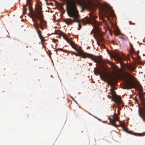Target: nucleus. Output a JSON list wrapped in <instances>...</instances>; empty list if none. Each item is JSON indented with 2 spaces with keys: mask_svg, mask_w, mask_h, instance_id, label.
Instances as JSON below:
<instances>
[{
  "mask_svg": "<svg viewBox=\"0 0 145 145\" xmlns=\"http://www.w3.org/2000/svg\"><path fill=\"white\" fill-rule=\"evenodd\" d=\"M78 0H68L66 4V8L68 16L73 18L72 20L71 18L64 19L63 21L67 25H71L75 21L78 22V19L80 17L79 12L77 8V5H80L82 7H85V4L84 3L80 4L78 2Z\"/></svg>",
  "mask_w": 145,
  "mask_h": 145,
  "instance_id": "1",
  "label": "nucleus"
},
{
  "mask_svg": "<svg viewBox=\"0 0 145 145\" xmlns=\"http://www.w3.org/2000/svg\"><path fill=\"white\" fill-rule=\"evenodd\" d=\"M95 17L92 15H90L89 18H85L82 20V24L85 25L86 24H92L93 25L94 28L91 31L90 34L91 35L92 31L94 30L95 32H99L100 31L99 26L101 25L100 22H98L95 20Z\"/></svg>",
  "mask_w": 145,
  "mask_h": 145,
  "instance_id": "2",
  "label": "nucleus"
},
{
  "mask_svg": "<svg viewBox=\"0 0 145 145\" xmlns=\"http://www.w3.org/2000/svg\"><path fill=\"white\" fill-rule=\"evenodd\" d=\"M41 16L39 18V20L40 21V24H39L38 23L33 22V26L35 28L37 33H38L39 38L42 42H44L45 40L43 39V37L42 35L41 31L40 30L39 28L42 30H43L44 26L45 28L46 27L47 24L46 22L44 20L43 18V15L41 14Z\"/></svg>",
  "mask_w": 145,
  "mask_h": 145,
  "instance_id": "3",
  "label": "nucleus"
},
{
  "mask_svg": "<svg viewBox=\"0 0 145 145\" xmlns=\"http://www.w3.org/2000/svg\"><path fill=\"white\" fill-rule=\"evenodd\" d=\"M99 10L103 15L106 17V15L108 16L114 13L112 9L108 5H102L99 8Z\"/></svg>",
  "mask_w": 145,
  "mask_h": 145,
  "instance_id": "4",
  "label": "nucleus"
},
{
  "mask_svg": "<svg viewBox=\"0 0 145 145\" xmlns=\"http://www.w3.org/2000/svg\"><path fill=\"white\" fill-rule=\"evenodd\" d=\"M78 56H80L83 57L84 58H86L88 57L91 59L92 60L94 61L95 62L97 63L98 61V58L97 57L95 56L94 57H93V55L90 54H88L84 52L83 51H79V54Z\"/></svg>",
  "mask_w": 145,
  "mask_h": 145,
  "instance_id": "5",
  "label": "nucleus"
},
{
  "mask_svg": "<svg viewBox=\"0 0 145 145\" xmlns=\"http://www.w3.org/2000/svg\"><path fill=\"white\" fill-rule=\"evenodd\" d=\"M110 90L112 94V97L113 101L118 105H119L121 103V100L120 96L117 95L115 92L112 89H111Z\"/></svg>",
  "mask_w": 145,
  "mask_h": 145,
  "instance_id": "6",
  "label": "nucleus"
},
{
  "mask_svg": "<svg viewBox=\"0 0 145 145\" xmlns=\"http://www.w3.org/2000/svg\"><path fill=\"white\" fill-rule=\"evenodd\" d=\"M108 63L110 64L111 66V69L112 71L113 74L116 76H118L120 71L118 67L114 63L109 61H108Z\"/></svg>",
  "mask_w": 145,
  "mask_h": 145,
  "instance_id": "7",
  "label": "nucleus"
},
{
  "mask_svg": "<svg viewBox=\"0 0 145 145\" xmlns=\"http://www.w3.org/2000/svg\"><path fill=\"white\" fill-rule=\"evenodd\" d=\"M126 88L127 89H131L135 88V83L131 81H128L125 85Z\"/></svg>",
  "mask_w": 145,
  "mask_h": 145,
  "instance_id": "8",
  "label": "nucleus"
},
{
  "mask_svg": "<svg viewBox=\"0 0 145 145\" xmlns=\"http://www.w3.org/2000/svg\"><path fill=\"white\" fill-rule=\"evenodd\" d=\"M119 119V117L117 115H114L113 116V119L110 120V122L113 126L115 127L116 125L115 122L118 121Z\"/></svg>",
  "mask_w": 145,
  "mask_h": 145,
  "instance_id": "9",
  "label": "nucleus"
},
{
  "mask_svg": "<svg viewBox=\"0 0 145 145\" xmlns=\"http://www.w3.org/2000/svg\"><path fill=\"white\" fill-rule=\"evenodd\" d=\"M113 56L120 62L122 61L123 59V57L120 56L117 53H115L113 55Z\"/></svg>",
  "mask_w": 145,
  "mask_h": 145,
  "instance_id": "10",
  "label": "nucleus"
},
{
  "mask_svg": "<svg viewBox=\"0 0 145 145\" xmlns=\"http://www.w3.org/2000/svg\"><path fill=\"white\" fill-rule=\"evenodd\" d=\"M69 43L70 45L71 46L72 48L75 49L76 51H78V48L76 47V44L74 42L72 41H70Z\"/></svg>",
  "mask_w": 145,
  "mask_h": 145,
  "instance_id": "11",
  "label": "nucleus"
},
{
  "mask_svg": "<svg viewBox=\"0 0 145 145\" xmlns=\"http://www.w3.org/2000/svg\"><path fill=\"white\" fill-rule=\"evenodd\" d=\"M42 8L40 6L38 5L37 8V13L38 15L40 16H41V14L43 15L42 14Z\"/></svg>",
  "mask_w": 145,
  "mask_h": 145,
  "instance_id": "12",
  "label": "nucleus"
},
{
  "mask_svg": "<svg viewBox=\"0 0 145 145\" xmlns=\"http://www.w3.org/2000/svg\"><path fill=\"white\" fill-rule=\"evenodd\" d=\"M123 66L127 67V69H128L129 70L133 71H134L135 70V68L133 66H131V65H126L124 64H123Z\"/></svg>",
  "mask_w": 145,
  "mask_h": 145,
  "instance_id": "13",
  "label": "nucleus"
},
{
  "mask_svg": "<svg viewBox=\"0 0 145 145\" xmlns=\"http://www.w3.org/2000/svg\"><path fill=\"white\" fill-rule=\"evenodd\" d=\"M40 18V16H39L38 14L37 13V14H33L31 16V18H32V20L33 22H34V19H36L37 18Z\"/></svg>",
  "mask_w": 145,
  "mask_h": 145,
  "instance_id": "14",
  "label": "nucleus"
},
{
  "mask_svg": "<svg viewBox=\"0 0 145 145\" xmlns=\"http://www.w3.org/2000/svg\"><path fill=\"white\" fill-rule=\"evenodd\" d=\"M122 66H123V65H121V67H122V72L123 73H125L126 74H127V75H128L130 77H131V78H133V76L131 74H129L128 72H125V71L124 70L123 68H122Z\"/></svg>",
  "mask_w": 145,
  "mask_h": 145,
  "instance_id": "15",
  "label": "nucleus"
},
{
  "mask_svg": "<svg viewBox=\"0 0 145 145\" xmlns=\"http://www.w3.org/2000/svg\"><path fill=\"white\" fill-rule=\"evenodd\" d=\"M57 34L59 35L60 36H62L64 37L66 36V35L61 31H58Z\"/></svg>",
  "mask_w": 145,
  "mask_h": 145,
  "instance_id": "16",
  "label": "nucleus"
},
{
  "mask_svg": "<svg viewBox=\"0 0 145 145\" xmlns=\"http://www.w3.org/2000/svg\"><path fill=\"white\" fill-rule=\"evenodd\" d=\"M139 99L140 100L142 101H145V97L144 95L140 94L139 96Z\"/></svg>",
  "mask_w": 145,
  "mask_h": 145,
  "instance_id": "17",
  "label": "nucleus"
},
{
  "mask_svg": "<svg viewBox=\"0 0 145 145\" xmlns=\"http://www.w3.org/2000/svg\"><path fill=\"white\" fill-rule=\"evenodd\" d=\"M31 0H27V4L26 5L28 6V8L29 10L31 9V7L30 6Z\"/></svg>",
  "mask_w": 145,
  "mask_h": 145,
  "instance_id": "18",
  "label": "nucleus"
},
{
  "mask_svg": "<svg viewBox=\"0 0 145 145\" xmlns=\"http://www.w3.org/2000/svg\"><path fill=\"white\" fill-rule=\"evenodd\" d=\"M27 5H24L23 6V15L25 14V7L27 6Z\"/></svg>",
  "mask_w": 145,
  "mask_h": 145,
  "instance_id": "19",
  "label": "nucleus"
},
{
  "mask_svg": "<svg viewBox=\"0 0 145 145\" xmlns=\"http://www.w3.org/2000/svg\"><path fill=\"white\" fill-rule=\"evenodd\" d=\"M69 52L71 53V54H72L76 56H78L79 54V52L78 53H75V52L71 51H69Z\"/></svg>",
  "mask_w": 145,
  "mask_h": 145,
  "instance_id": "20",
  "label": "nucleus"
},
{
  "mask_svg": "<svg viewBox=\"0 0 145 145\" xmlns=\"http://www.w3.org/2000/svg\"><path fill=\"white\" fill-rule=\"evenodd\" d=\"M134 135L139 136H144V134H142L141 133H135L134 134H133Z\"/></svg>",
  "mask_w": 145,
  "mask_h": 145,
  "instance_id": "21",
  "label": "nucleus"
},
{
  "mask_svg": "<svg viewBox=\"0 0 145 145\" xmlns=\"http://www.w3.org/2000/svg\"><path fill=\"white\" fill-rule=\"evenodd\" d=\"M131 52L132 54L134 55L137 56L138 55V54L137 53L135 52L133 50H131Z\"/></svg>",
  "mask_w": 145,
  "mask_h": 145,
  "instance_id": "22",
  "label": "nucleus"
},
{
  "mask_svg": "<svg viewBox=\"0 0 145 145\" xmlns=\"http://www.w3.org/2000/svg\"><path fill=\"white\" fill-rule=\"evenodd\" d=\"M57 50L61 51H63V49L62 48H58L57 49H56L55 50H54V51H56V54L57 55H58V54H57Z\"/></svg>",
  "mask_w": 145,
  "mask_h": 145,
  "instance_id": "23",
  "label": "nucleus"
},
{
  "mask_svg": "<svg viewBox=\"0 0 145 145\" xmlns=\"http://www.w3.org/2000/svg\"><path fill=\"white\" fill-rule=\"evenodd\" d=\"M78 30H80L81 27V25L80 23H78Z\"/></svg>",
  "mask_w": 145,
  "mask_h": 145,
  "instance_id": "24",
  "label": "nucleus"
},
{
  "mask_svg": "<svg viewBox=\"0 0 145 145\" xmlns=\"http://www.w3.org/2000/svg\"><path fill=\"white\" fill-rule=\"evenodd\" d=\"M120 38L121 39L123 40L124 41L125 40V38L123 37H120Z\"/></svg>",
  "mask_w": 145,
  "mask_h": 145,
  "instance_id": "25",
  "label": "nucleus"
},
{
  "mask_svg": "<svg viewBox=\"0 0 145 145\" xmlns=\"http://www.w3.org/2000/svg\"><path fill=\"white\" fill-rule=\"evenodd\" d=\"M129 44H130V45L131 50H132L133 48V45L131 44V43H130Z\"/></svg>",
  "mask_w": 145,
  "mask_h": 145,
  "instance_id": "26",
  "label": "nucleus"
},
{
  "mask_svg": "<svg viewBox=\"0 0 145 145\" xmlns=\"http://www.w3.org/2000/svg\"><path fill=\"white\" fill-rule=\"evenodd\" d=\"M140 88V90L142 89V87L140 85H139Z\"/></svg>",
  "mask_w": 145,
  "mask_h": 145,
  "instance_id": "27",
  "label": "nucleus"
},
{
  "mask_svg": "<svg viewBox=\"0 0 145 145\" xmlns=\"http://www.w3.org/2000/svg\"><path fill=\"white\" fill-rule=\"evenodd\" d=\"M62 52H69V51H68L67 50H63V51H62Z\"/></svg>",
  "mask_w": 145,
  "mask_h": 145,
  "instance_id": "28",
  "label": "nucleus"
},
{
  "mask_svg": "<svg viewBox=\"0 0 145 145\" xmlns=\"http://www.w3.org/2000/svg\"><path fill=\"white\" fill-rule=\"evenodd\" d=\"M143 120L145 122V118H143Z\"/></svg>",
  "mask_w": 145,
  "mask_h": 145,
  "instance_id": "29",
  "label": "nucleus"
},
{
  "mask_svg": "<svg viewBox=\"0 0 145 145\" xmlns=\"http://www.w3.org/2000/svg\"><path fill=\"white\" fill-rule=\"evenodd\" d=\"M89 66H91L92 65V64L91 63H89Z\"/></svg>",
  "mask_w": 145,
  "mask_h": 145,
  "instance_id": "30",
  "label": "nucleus"
},
{
  "mask_svg": "<svg viewBox=\"0 0 145 145\" xmlns=\"http://www.w3.org/2000/svg\"><path fill=\"white\" fill-rule=\"evenodd\" d=\"M49 52L50 53V54H52V53H51V52L50 51V50H49Z\"/></svg>",
  "mask_w": 145,
  "mask_h": 145,
  "instance_id": "31",
  "label": "nucleus"
},
{
  "mask_svg": "<svg viewBox=\"0 0 145 145\" xmlns=\"http://www.w3.org/2000/svg\"><path fill=\"white\" fill-rule=\"evenodd\" d=\"M139 114H140V115H142V114L140 113H139Z\"/></svg>",
  "mask_w": 145,
  "mask_h": 145,
  "instance_id": "32",
  "label": "nucleus"
},
{
  "mask_svg": "<svg viewBox=\"0 0 145 145\" xmlns=\"http://www.w3.org/2000/svg\"><path fill=\"white\" fill-rule=\"evenodd\" d=\"M101 59L100 60V59H99V60H98V61H101Z\"/></svg>",
  "mask_w": 145,
  "mask_h": 145,
  "instance_id": "33",
  "label": "nucleus"
},
{
  "mask_svg": "<svg viewBox=\"0 0 145 145\" xmlns=\"http://www.w3.org/2000/svg\"><path fill=\"white\" fill-rule=\"evenodd\" d=\"M130 22H129V23H130V24H132V23H130Z\"/></svg>",
  "mask_w": 145,
  "mask_h": 145,
  "instance_id": "34",
  "label": "nucleus"
},
{
  "mask_svg": "<svg viewBox=\"0 0 145 145\" xmlns=\"http://www.w3.org/2000/svg\"><path fill=\"white\" fill-rule=\"evenodd\" d=\"M45 1L46 2L47 1V0H45Z\"/></svg>",
  "mask_w": 145,
  "mask_h": 145,
  "instance_id": "35",
  "label": "nucleus"
},
{
  "mask_svg": "<svg viewBox=\"0 0 145 145\" xmlns=\"http://www.w3.org/2000/svg\"><path fill=\"white\" fill-rule=\"evenodd\" d=\"M108 97H109V98H110V97L109 96H108Z\"/></svg>",
  "mask_w": 145,
  "mask_h": 145,
  "instance_id": "36",
  "label": "nucleus"
},
{
  "mask_svg": "<svg viewBox=\"0 0 145 145\" xmlns=\"http://www.w3.org/2000/svg\"><path fill=\"white\" fill-rule=\"evenodd\" d=\"M124 126V125H122V126Z\"/></svg>",
  "mask_w": 145,
  "mask_h": 145,
  "instance_id": "37",
  "label": "nucleus"
},
{
  "mask_svg": "<svg viewBox=\"0 0 145 145\" xmlns=\"http://www.w3.org/2000/svg\"><path fill=\"white\" fill-rule=\"evenodd\" d=\"M93 10H95V8H93Z\"/></svg>",
  "mask_w": 145,
  "mask_h": 145,
  "instance_id": "38",
  "label": "nucleus"
},
{
  "mask_svg": "<svg viewBox=\"0 0 145 145\" xmlns=\"http://www.w3.org/2000/svg\"><path fill=\"white\" fill-rule=\"evenodd\" d=\"M133 24H134V25H135V23H134V24L133 23Z\"/></svg>",
  "mask_w": 145,
  "mask_h": 145,
  "instance_id": "39",
  "label": "nucleus"
}]
</instances>
